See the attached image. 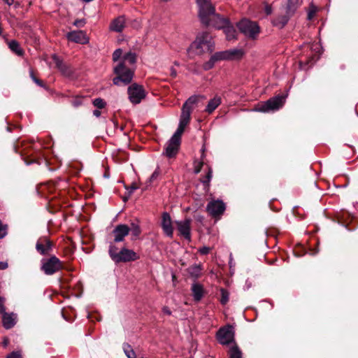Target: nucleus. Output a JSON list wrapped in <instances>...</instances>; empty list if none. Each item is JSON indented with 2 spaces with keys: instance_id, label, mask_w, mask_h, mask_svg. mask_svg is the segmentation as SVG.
Returning <instances> with one entry per match:
<instances>
[{
  "instance_id": "79ce46f5",
  "label": "nucleus",
  "mask_w": 358,
  "mask_h": 358,
  "mask_svg": "<svg viewBox=\"0 0 358 358\" xmlns=\"http://www.w3.org/2000/svg\"><path fill=\"white\" fill-rule=\"evenodd\" d=\"M210 248L209 247H206V246H203L201 248L199 249V252L201 254V255H207L209 253V252L210 251Z\"/></svg>"
},
{
  "instance_id": "6e6552de",
  "label": "nucleus",
  "mask_w": 358,
  "mask_h": 358,
  "mask_svg": "<svg viewBox=\"0 0 358 358\" xmlns=\"http://www.w3.org/2000/svg\"><path fill=\"white\" fill-rule=\"evenodd\" d=\"M216 338L222 345H228L234 340V329L231 325L220 328L216 334Z\"/></svg>"
},
{
  "instance_id": "ddd939ff",
  "label": "nucleus",
  "mask_w": 358,
  "mask_h": 358,
  "mask_svg": "<svg viewBox=\"0 0 358 358\" xmlns=\"http://www.w3.org/2000/svg\"><path fill=\"white\" fill-rule=\"evenodd\" d=\"M161 226L164 234L172 238L173 236V222L170 215L166 212L162 213Z\"/></svg>"
},
{
  "instance_id": "7ed1b4c3",
  "label": "nucleus",
  "mask_w": 358,
  "mask_h": 358,
  "mask_svg": "<svg viewBox=\"0 0 358 358\" xmlns=\"http://www.w3.org/2000/svg\"><path fill=\"white\" fill-rule=\"evenodd\" d=\"M213 48L214 42L212 36L207 32H202L197 35L196 39L190 45L189 50L201 55L208 52H212Z\"/></svg>"
},
{
  "instance_id": "c85d7f7f",
  "label": "nucleus",
  "mask_w": 358,
  "mask_h": 358,
  "mask_svg": "<svg viewBox=\"0 0 358 358\" xmlns=\"http://www.w3.org/2000/svg\"><path fill=\"white\" fill-rule=\"evenodd\" d=\"M124 352L128 358H136V353L129 344H124L123 346Z\"/></svg>"
},
{
  "instance_id": "7c9ffc66",
  "label": "nucleus",
  "mask_w": 358,
  "mask_h": 358,
  "mask_svg": "<svg viewBox=\"0 0 358 358\" xmlns=\"http://www.w3.org/2000/svg\"><path fill=\"white\" fill-rule=\"evenodd\" d=\"M211 58L215 63L218 61L227 59L224 51L215 52L211 56Z\"/></svg>"
},
{
  "instance_id": "b1692460",
  "label": "nucleus",
  "mask_w": 358,
  "mask_h": 358,
  "mask_svg": "<svg viewBox=\"0 0 358 358\" xmlns=\"http://www.w3.org/2000/svg\"><path fill=\"white\" fill-rule=\"evenodd\" d=\"M301 3L302 0H287L286 10L289 15H294Z\"/></svg>"
},
{
  "instance_id": "f03ea898",
  "label": "nucleus",
  "mask_w": 358,
  "mask_h": 358,
  "mask_svg": "<svg viewBox=\"0 0 358 358\" xmlns=\"http://www.w3.org/2000/svg\"><path fill=\"white\" fill-rule=\"evenodd\" d=\"M136 62V55L133 52H128L121 62L114 67V73L117 75L113 80V84L119 85L120 83L127 85L132 80L134 69L131 68Z\"/></svg>"
},
{
  "instance_id": "c756f323",
  "label": "nucleus",
  "mask_w": 358,
  "mask_h": 358,
  "mask_svg": "<svg viewBox=\"0 0 358 358\" xmlns=\"http://www.w3.org/2000/svg\"><path fill=\"white\" fill-rule=\"evenodd\" d=\"M109 255L115 262H117V259L119 257V252H117V248L115 245H110Z\"/></svg>"
},
{
  "instance_id": "aec40b11",
  "label": "nucleus",
  "mask_w": 358,
  "mask_h": 358,
  "mask_svg": "<svg viewBox=\"0 0 358 358\" xmlns=\"http://www.w3.org/2000/svg\"><path fill=\"white\" fill-rule=\"evenodd\" d=\"M17 316L15 313H10L5 314L2 317L3 326L9 329L15 326L17 322Z\"/></svg>"
},
{
  "instance_id": "9b49d317",
  "label": "nucleus",
  "mask_w": 358,
  "mask_h": 358,
  "mask_svg": "<svg viewBox=\"0 0 358 358\" xmlns=\"http://www.w3.org/2000/svg\"><path fill=\"white\" fill-rule=\"evenodd\" d=\"M191 223L192 220L190 218L175 222L178 234L187 241L191 240Z\"/></svg>"
},
{
  "instance_id": "f257e3e1",
  "label": "nucleus",
  "mask_w": 358,
  "mask_h": 358,
  "mask_svg": "<svg viewBox=\"0 0 358 358\" xmlns=\"http://www.w3.org/2000/svg\"><path fill=\"white\" fill-rule=\"evenodd\" d=\"M199 7V17L202 24L215 29L224 30L228 41L236 38V31L227 18L215 13V8L210 0H196Z\"/></svg>"
},
{
  "instance_id": "4be33fe9",
  "label": "nucleus",
  "mask_w": 358,
  "mask_h": 358,
  "mask_svg": "<svg viewBox=\"0 0 358 358\" xmlns=\"http://www.w3.org/2000/svg\"><path fill=\"white\" fill-rule=\"evenodd\" d=\"M224 52L227 59H240L245 53L242 49L237 48L225 50Z\"/></svg>"
},
{
  "instance_id": "c9c22d12",
  "label": "nucleus",
  "mask_w": 358,
  "mask_h": 358,
  "mask_svg": "<svg viewBox=\"0 0 358 358\" xmlns=\"http://www.w3.org/2000/svg\"><path fill=\"white\" fill-rule=\"evenodd\" d=\"M203 165V162L201 161H194V171L195 173H199Z\"/></svg>"
},
{
  "instance_id": "f704fd0d",
  "label": "nucleus",
  "mask_w": 358,
  "mask_h": 358,
  "mask_svg": "<svg viewBox=\"0 0 358 358\" xmlns=\"http://www.w3.org/2000/svg\"><path fill=\"white\" fill-rule=\"evenodd\" d=\"M200 273L201 268L199 266H193L189 268V273L194 277H198L200 275Z\"/></svg>"
},
{
  "instance_id": "dca6fc26",
  "label": "nucleus",
  "mask_w": 358,
  "mask_h": 358,
  "mask_svg": "<svg viewBox=\"0 0 358 358\" xmlns=\"http://www.w3.org/2000/svg\"><path fill=\"white\" fill-rule=\"evenodd\" d=\"M129 233V227L126 224H118L113 231L115 242H121Z\"/></svg>"
},
{
  "instance_id": "58836bf2",
  "label": "nucleus",
  "mask_w": 358,
  "mask_h": 358,
  "mask_svg": "<svg viewBox=\"0 0 358 358\" xmlns=\"http://www.w3.org/2000/svg\"><path fill=\"white\" fill-rule=\"evenodd\" d=\"M29 73H30V77L31 78V79L33 80V81L37 84L38 86H41V87H43V82L38 79L34 74V72L32 70H30L29 71Z\"/></svg>"
},
{
  "instance_id": "412c9836",
  "label": "nucleus",
  "mask_w": 358,
  "mask_h": 358,
  "mask_svg": "<svg viewBox=\"0 0 358 358\" xmlns=\"http://www.w3.org/2000/svg\"><path fill=\"white\" fill-rule=\"evenodd\" d=\"M222 99L219 95H215L213 99H210L205 111L208 113H212L220 104Z\"/></svg>"
},
{
  "instance_id": "6ab92c4d",
  "label": "nucleus",
  "mask_w": 358,
  "mask_h": 358,
  "mask_svg": "<svg viewBox=\"0 0 358 358\" xmlns=\"http://www.w3.org/2000/svg\"><path fill=\"white\" fill-rule=\"evenodd\" d=\"M126 20L124 16H119L114 19L110 24V29L115 32H121L125 27Z\"/></svg>"
},
{
  "instance_id": "5701e85b",
  "label": "nucleus",
  "mask_w": 358,
  "mask_h": 358,
  "mask_svg": "<svg viewBox=\"0 0 358 358\" xmlns=\"http://www.w3.org/2000/svg\"><path fill=\"white\" fill-rule=\"evenodd\" d=\"M192 292L193 297L196 301H199L203 296V288L200 284H193L192 286Z\"/></svg>"
},
{
  "instance_id": "f3484780",
  "label": "nucleus",
  "mask_w": 358,
  "mask_h": 358,
  "mask_svg": "<svg viewBox=\"0 0 358 358\" xmlns=\"http://www.w3.org/2000/svg\"><path fill=\"white\" fill-rule=\"evenodd\" d=\"M36 249L41 255H48L52 250V243L46 238H41L36 243Z\"/></svg>"
},
{
  "instance_id": "a18cd8bd",
  "label": "nucleus",
  "mask_w": 358,
  "mask_h": 358,
  "mask_svg": "<svg viewBox=\"0 0 358 358\" xmlns=\"http://www.w3.org/2000/svg\"><path fill=\"white\" fill-rule=\"evenodd\" d=\"M85 24V22L83 20H76L73 22V25L76 27H83Z\"/></svg>"
},
{
  "instance_id": "ea45409f",
  "label": "nucleus",
  "mask_w": 358,
  "mask_h": 358,
  "mask_svg": "<svg viewBox=\"0 0 358 358\" xmlns=\"http://www.w3.org/2000/svg\"><path fill=\"white\" fill-rule=\"evenodd\" d=\"M122 51L121 49H117L113 54V59L114 62L117 61L122 56Z\"/></svg>"
},
{
  "instance_id": "f8f14e48",
  "label": "nucleus",
  "mask_w": 358,
  "mask_h": 358,
  "mask_svg": "<svg viewBox=\"0 0 358 358\" xmlns=\"http://www.w3.org/2000/svg\"><path fill=\"white\" fill-rule=\"evenodd\" d=\"M225 204L221 200H213L210 201L206 207V210L213 217L220 216L225 210Z\"/></svg>"
},
{
  "instance_id": "3c124183",
  "label": "nucleus",
  "mask_w": 358,
  "mask_h": 358,
  "mask_svg": "<svg viewBox=\"0 0 358 358\" xmlns=\"http://www.w3.org/2000/svg\"><path fill=\"white\" fill-rule=\"evenodd\" d=\"M93 115L96 117H99L101 115V112L99 110H94L93 111Z\"/></svg>"
},
{
  "instance_id": "473e14b6",
  "label": "nucleus",
  "mask_w": 358,
  "mask_h": 358,
  "mask_svg": "<svg viewBox=\"0 0 358 358\" xmlns=\"http://www.w3.org/2000/svg\"><path fill=\"white\" fill-rule=\"evenodd\" d=\"M317 11V8L313 3L310 5L308 11V19L309 20H312L315 16V13Z\"/></svg>"
},
{
  "instance_id": "1a4fd4ad",
  "label": "nucleus",
  "mask_w": 358,
  "mask_h": 358,
  "mask_svg": "<svg viewBox=\"0 0 358 358\" xmlns=\"http://www.w3.org/2000/svg\"><path fill=\"white\" fill-rule=\"evenodd\" d=\"M129 99L132 103H139L145 96V91L142 86L134 83L128 87Z\"/></svg>"
},
{
  "instance_id": "cd10ccee",
  "label": "nucleus",
  "mask_w": 358,
  "mask_h": 358,
  "mask_svg": "<svg viewBox=\"0 0 358 358\" xmlns=\"http://www.w3.org/2000/svg\"><path fill=\"white\" fill-rule=\"evenodd\" d=\"M242 353L237 345L232 346L229 350L230 358H241Z\"/></svg>"
},
{
  "instance_id": "de8ad7c7",
  "label": "nucleus",
  "mask_w": 358,
  "mask_h": 358,
  "mask_svg": "<svg viewBox=\"0 0 358 358\" xmlns=\"http://www.w3.org/2000/svg\"><path fill=\"white\" fill-rule=\"evenodd\" d=\"M8 268V263L5 262H0V270H3Z\"/></svg>"
},
{
  "instance_id": "72a5a7b5",
  "label": "nucleus",
  "mask_w": 358,
  "mask_h": 358,
  "mask_svg": "<svg viewBox=\"0 0 358 358\" xmlns=\"http://www.w3.org/2000/svg\"><path fill=\"white\" fill-rule=\"evenodd\" d=\"M93 104L95 107L99 108V109H101V108H103L106 103V102L104 101L103 99H101V98H96L95 99L94 101H93Z\"/></svg>"
},
{
  "instance_id": "37998d69",
  "label": "nucleus",
  "mask_w": 358,
  "mask_h": 358,
  "mask_svg": "<svg viewBox=\"0 0 358 358\" xmlns=\"http://www.w3.org/2000/svg\"><path fill=\"white\" fill-rule=\"evenodd\" d=\"M7 358H22V356L20 352H13L9 355Z\"/></svg>"
},
{
  "instance_id": "4468645a",
  "label": "nucleus",
  "mask_w": 358,
  "mask_h": 358,
  "mask_svg": "<svg viewBox=\"0 0 358 358\" xmlns=\"http://www.w3.org/2000/svg\"><path fill=\"white\" fill-rule=\"evenodd\" d=\"M139 259V255L132 250L123 248L119 252L116 263L135 261Z\"/></svg>"
},
{
  "instance_id": "393cba45",
  "label": "nucleus",
  "mask_w": 358,
  "mask_h": 358,
  "mask_svg": "<svg viewBox=\"0 0 358 358\" xmlns=\"http://www.w3.org/2000/svg\"><path fill=\"white\" fill-rule=\"evenodd\" d=\"M292 15H289L287 13V11L286 10V13L285 15L278 16V17H276L274 20V22H273L274 25H275L277 27H279L280 28H282L283 27L285 26V24H287V23L288 22L289 18Z\"/></svg>"
},
{
  "instance_id": "5fc2aeb1",
  "label": "nucleus",
  "mask_w": 358,
  "mask_h": 358,
  "mask_svg": "<svg viewBox=\"0 0 358 358\" xmlns=\"http://www.w3.org/2000/svg\"><path fill=\"white\" fill-rule=\"evenodd\" d=\"M73 105H74L75 106H78L79 105V103H78V102H77V101H75V102H73Z\"/></svg>"
},
{
  "instance_id": "39448f33",
  "label": "nucleus",
  "mask_w": 358,
  "mask_h": 358,
  "mask_svg": "<svg viewBox=\"0 0 358 358\" xmlns=\"http://www.w3.org/2000/svg\"><path fill=\"white\" fill-rule=\"evenodd\" d=\"M237 27L239 31L250 39H256L260 32V28L256 22L248 19L241 20Z\"/></svg>"
},
{
  "instance_id": "bb28decb",
  "label": "nucleus",
  "mask_w": 358,
  "mask_h": 358,
  "mask_svg": "<svg viewBox=\"0 0 358 358\" xmlns=\"http://www.w3.org/2000/svg\"><path fill=\"white\" fill-rule=\"evenodd\" d=\"M129 232H131L132 239H136L141 233L140 226L138 223H131V225L130 227H129Z\"/></svg>"
},
{
  "instance_id": "2f4dec72",
  "label": "nucleus",
  "mask_w": 358,
  "mask_h": 358,
  "mask_svg": "<svg viewBox=\"0 0 358 358\" xmlns=\"http://www.w3.org/2000/svg\"><path fill=\"white\" fill-rule=\"evenodd\" d=\"M221 299H220V303L223 305L226 304L229 299V292L224 289H221Z\"/></svg>"
},
{
  "instance_id": "2eb2a0df",
  "label": "nucleus",
  "mask_w": 358,
  "mask_h": 358,
  "mask_svg": "<svg viewBox=\"0 0 358 358\" xmlns=\"http://www.w3.org/2000/svg\"><path fill=\"white\" fill-rule=\"evenodd\" d=\"M52 58L56 65V67L59 70L63 76L66 77H71L73 75V70L71 66L64 63L56 55H53Z\"/></svg>"
},
{
  "instance_id": "a878e982",
  "label": "nucleus",
  "mask_w": 358,
  "mask_h": 358,
  "mask_svg": "<svg viewBox=\"0 0 358 358\" xmlns=\"http://www.w3.org/2000/svg\"><path fill=\"white\" fill-rule=\"evenodd\" d=\"M9 48L18 56H22L24 54L23 50L20 48V44L15 40L10 41L8 43Z\"/></svg>"
},
{
  "instance_id": "a211bd4d",
  "label": "nucleus",
  "mask_w": 358,
  "mask_h": 358,
  "mask_svg": "<svg viewBox=\"0 0 358 358\" xmlns=\"http://www.w3.org/2000/svg\"><path fill=\"white\" fill-rule=\"evenodd\" d=\"M67 38L73 42L79 43L81 44L87 42V38L83 31H73L67 34Z\"/></svg>"
},
{
  "instance_id": "20e7f679",
  "label": "nucleus",
  "mask_w": 358,
  "mask_h": 358,
  "mask_svg": "<svg viewBox=\"0 0 358 358\" xmlns=\"http://www.w3.org/2000/svg\"><path fill=\"white\" fill-rule=\"evenodd\" d=\"M198 101V97L192 96L189 97L184 103L178 127L175 133L182 136L185 127L188 124L190 120V115L193 109V106Z\"/></svg>"
},
{
  "instance_id": "0eeeda50",
  "label": "nucleus",
  "mask_w": 358,
  "mask_h": 358,
  "mask_svg": "<svg viewBox=\"0 0 358 358\" xmlns=\"http://www.w3.org/2000/svg\"><path fill=\"white\" fill-rule=\"evenodd\" d=\"M63 267L62 262L55 256L42 260L41 270L46 275H52Z\"/></svg>"
},
{
  "instance_id": "864d4df0",
  "label": "nucleus",
  "mask_w": 358,
  "mask_h": 358,
  "mask_svg": "<svg viewBox=\"0 0 358 358\" xmlns=\"http://www.w3.org/2000/svg\"><path fill=\"white\" fill-rule=\"evenodd\" d=\"M138 187L136 185H132L131 187V189L132 191L134 190V189H136Z\"/></svg>"
},
{
  "instance_id": "9d476101",
  "label": "nucleus",
  "mask_w": 358,
  "mask_h": 358,
  "mask_svg": "<svg viewBox=\"0 0 358 358\" xmlns=\"http://www.w3.org/2000/svg\"><path fill=\"white\" fill-rule=\"evenodd\" d=\"M180 135L174 133L173 136L168 141L164 152L166 157L171 158L176 155L180 143Z\"/></svg>"
},
{
  "instance_id": "e433bc0d",
  "label": "nucleus",
  "mask_w": 358,
  "mask_h": 358,
  "mask_svg": "<svg viewBox=\"0 0 358 358\" xmlns=\"http://www.w3.org/2000/svg\"><path fill=\"white\" fill-rule=\"evenodd\" d=\"M212 178V170L210 168H208V171L203 179H201V182L206 185H208V183L210 182V180Z\"/></svg>"
},
{
  "instance_id": "4c0bfd02",
  "label": "nucleus",
  "mask_w": 358,
  "mask_h": 358,
  "mask_svg": "<svg viewBox=\"0 0 358 358\" xmlns=\"http://www.w3.org/2000/svg\"><path fill=\"white\" fill-rule=\"evenodd\" d=\"M215 64V62L210 57L208 62H206L203 64V68L205 71L210 70L214 66Z\"/></svg>"
},
{
  "instance_id": "c03bdc74",
  "label": "nucleus",
  "mask_w": 358,
  "mask_h": 358,
  "mask_svg": "<svg viewBox=\"0 0 358 358\" xmlns=\"http://www.w3.org/2000/svg\"><path fill=\"white\" fill-rule=\"evenodd\" d=\"M162 310L164 314L167 315H171L172 313L170 308L167 306H164L162 308Z\"/></svg>"
},
{
  "instance_id": "49530a36",
  "label": "nucleus",
  "mask_w": 358,
  "mask_h": 358,
  "mask_svg": "<svg viewBox=\"0 0 358 358\" xmlns=\"http://www.w3.org/2000/svg\"><path fill=\"white\" fill-rule=\"evenodd\" d=\"M0 314L2 315V317L5 314H8V313L6 312V308L4 306V304L1 303L0 305Z\"/></svg>"
},
{
  "instance_id": "423d86ee",
  "label": "nucleus",
  "mask_w": 358,
  "mask_h": 358,
  "mask_svg": "<svg viewBox=\"0 0 358 358\" xmlns=\"http://www.w3.org/2000/svg\"><path fill=\"white\" fill-rule=\"evenodd\" d=\"M285 102V97L282 96H277L269 99L266 101L260 102L254 108L257 112L268 113L280 108Z\"/></svg>"
},
{
  "instance_id": "603ef678",
  "label": "nucleus",
  "mask_w": 358,
  "mask_h": 358,
  "mask_svg": "<svg viewBox=\"0 0 358 358\" xmlns=\"http://www.w3.org/2000/svg\"><path fill=\"white\" fill-rule=\"evenodd\" d=\"M176 74H177L176 71L173 68H171V75L173 77H176Z\"/></svg>"
},
{
  "instance_id": "09e8293b",
  "label": "nucleus",
  "mask_w": 358,
  "mask_h": 358,
  "mask_svg": "<svg viewBox=\"0 0 358 358\" xmlns=\"http://www.w3.org/2000/svg\"><path fill=\"white\" fill-rule=\"evenodd\" d=\"M272 9L271 7L268 5H266L265 7V12L267 15H270L271 13Z\"/></svg>"
},
{
  "instance_id": "8fccbe9b",
  "label": "nucleus",
  "mask_w": 358,
  "mask_h": 358,
  "mask_svg": "<svg viewBox=\"0 0 358 358\" xmlns=\"http://www.w3.org/2000/svg\"><path fill=\"white\" fill-rule=\"evenodd\" d=\"M8 6H11L14 3V0H3Z\"/></svg>"
},
{
  "instance_id": "a19ab883",
  "label": "nucleus",
  "mask_w": 358,
  "mask_h": 358,
  "mask_svg": "<svg viewBox=\"0 0 358 358\" xmlns=\"http://www.w3.org/2000/svg\"><path fill=\"white\" fill-rule=\"evenodd\" d=\"M159 176V170L157 169L151 175V176L149 179V182H152V181L156 180Z\"/></svg>"
}]
</instances>
